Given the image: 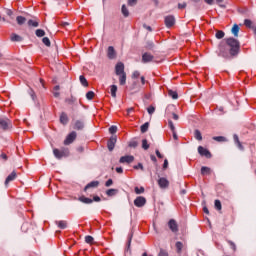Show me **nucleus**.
<instances>
[{"label":"nucleus","instance_id":"obj_27","mask_svg":"<svg viewBox=\"0 0 256 256\" xmlns=\"http://www.w3.org/2000/svg\"><path fill=\"white\" fill-rule=\"evenodd\" d=\"M201 175H211V168L203 166L201 168Z\"/></svg>","mask_w":256,"mask_h":256},{"label":"nucleus","instance_id":"obj_21","mask_svg":"<svg viewBox=\"0 0 256 256\" xmlns=\"http://www.w3.org/2000/svg\"><path fill=\"white\" fill-rule=\"evenodd\" d=\"M142 61L143 63H149L150 61H153V55H151L150 53H144L142 56Z\"/></svg>","mask_w":256,"mask_h":256},{"label":"nucleus","instance_id":"obj_45","mask_svg":"<svg viewBox=\"0 0 256 256\" xmlns=\"http://www.w3.org/2000/svg\"><path fill=\"white\" fill-rule=\"evenodd\" d=\"M122 14L124 17H127L129 15V10L127 9V6L122 5Z\"/></svg>","mask_w":256,"mask_h":256},{"label":"nucleus","instance_id":"obj_47","mask_svg":"<svg viewBox=\"0 0 256 256\" xmlns=\"http://www.w3.org/2000/svg\"><path fill=\"white\" fill-rule=\"evenodd\" d=\"M109 133H111V135H115V133H117V126L112 125V126L109 128Z\"/></svg>","mask_w":256,"mask_h":256},{"label":"nucleus","instance_id":"obj_9","mask_svg":"<svg viewBox=\"0 0 256 256\" xmlns=\"http://www.w3.org/2000/svg\"><path fill=\"white\" fill-rule=\"evenodd\" d=\"M15 179H17V172L12 171L11 174L7 176L4 182L5 187H8L9 183H11V181H15Z\"/></svg>","mask_w":256,"mask_h":256},{"label":"nucleus","instance_id":"obj_42","mask_svg":"<svg viewBox=\"0 0 256 256\" xmlns=\"http://www.w3.org/2000/svg\"><path fill=\"white\" fill-rule=\"evenodd\" d=\"M216 39H223V37H225V32L219 30L216 32Z\"/></svg>","mask_w":256,"mask_h":256},{"label":"nucleus","instance_id":"obj_35","mask_svg":"<svg viewBox=\"0 0 256 256\" xmlns=\"http://www.w3.org/2000/svg\"><path fill=\"white\" fill-rule=\"evenodd\" d=\"M141 133H147L149 131V122L144 123L140 128Z\"/></svg>","mask_w":256,"mask_h":256},{"label":"nucleus","instance_id":"obj_12","mask_svg":"<svg viewBox=\"0 0 256 256\" xmlns=\"http://www.w3.org/2000/svg\"><path fill=\"white\" fill-rule=\"evenodd\" d=\"M168 226H169L170 231H172V233H177L179 231V227L177 226V222L173 219L169 220Z\"/></svg>","mask_w":256,"mask_h":256},{"label":"nucleus","instance_id":"obj_41","mask_svg":"<svg viewBox=\"0 0 256 256\" xmlns=\"http://www.w3.org/2000/svg\"><path fill=\"white\" fill-rule=\"evenodd\" d=\"M142 149H144V151H147V149H149V143L147 142V139L142 140Z\"/></svg>","mask_w":256,"mask_h":256},{"label":"nucleus","instance_id":"obj_2","mask_svg":"<svg viewBox=\"0 0 256 256\" xmlns=\"http://www.w3.org/2000/svg\"><path fill=\"white\" fill-rule=\"evenodd\" d=\"M226 43L230 47V55H237L239 53V40L235 38H228Z\"/></svg>","mask_w":256,"mask_h":256},{"label":"nucleus","instance_id":"obj_51","mask_svg":"<svg viewBox=\"0 0 256 256\" xmlns=\"http://www.w3.org/2000/svg\"><path fill=\"white\" fill-rule=\"evenodd\" d=\"M168 125H169L172 133H175V124H173V121L169 120Z\"/></svg>","mask_w":256,"mask_h":256},{"label":"nucleus","instance_id":"obj_17","mask_svg":"<svg viewBox=\"0 0 256 256\" xmlns=\"http://www.w3.org/2000/svg\"><path fill=\"white\" fill-rule=\"evenodd\" d=\"M97 187H99V181H92L85 186L84 191H87L88 189H95Z\"/></svg>","mask_w":256,"mask_h":256},{"label":"nucleus","instance_id":"obj_52","mask_svg":"<svg viewBox=\"0 0 256 256\" xmlns=\"http://www.w3.org/2000/svg\"><path fill=\"white\" fill-rule=\"evenodd\" d=\"M141 73L139 71H134L132 73V79H138L140 77Z\"/></svg>","mask_w":256,"mask_h":256},{"label":"nucleus","instance_id":"obj_43","mask_svg":"<svg viewBox=\"0 0 256 256\" xmlns=\"http://www.w3.org/2000/svg\"><path fill=\"white\" fill-rule=\"evenodd\" d=\"M42 42H43L44 45H46V47H51V40H49L48 37H44L42 39Z\"/></svg>","mask_w":256,"mask_h":256},{"label":"nucleus","instance_id":"obj_3","mask_svg":"<svg viewBox=\"0 0 256 256\" xmlns=\"http://www.w3.org/2000/svg\"><path fill=\"white\" fill-rule=\"evenodd\" d=\"M54 156L56 159H63V157H69V149L68 148H61V150L55 148L53 150Z\"/></svg>","mask_w":256,"mask_h":256},{"label":"nucleus","instance_id":"obj_53","mask_svg":"<svg viewBox=\"0 0 256 256\" xmlns=\"http://www.w3.org/2000/svg\"><path fill=\"white\" fill-rule=\"evenodd\" d=\"M158 256H169V253L166 250L160 249Z\"/></svg>","mask_w":256,"mask_h":256},{"label":"nucleus","instance_id":"obj_24","mask_svg":"<svg viewBox=\"0 0 256 256\" xmlns=\"http://www.w3.org/2000/svg\"><path fill=\"white\" fill-rule=\"evenodd\" d=\"M233 138L234 143L237 145L238 149H240V151H243V144H241V141H239V136H237V134H234Z\"/></svg>","mask_w":256,"mask_h":256},{"label":"nucleus","instance_id":"obj_49","mask_svg":"<svg viewBox=\"0 0 256 256\" xmlns=\"http://www.w3.org/2000/svg\"><path fill=\"white\" fill-rule=\"evenodd\" d=\"M93 241H94L93 236L88 235V236L85 237V242L86 243L91 244V243H93Z\"/></svg>","mask_w":256,"mask_h":256},{"label":"nucleus","instance_id":"obj_50","mask_svg":"<svg viewBox=\"0 0 256 256\" xmlns=\"http://www.w3.org/2000/svg\"><path fill=\"white\" fill-rule=\"evenodd\" d=\"M133 169H140L141 171H145V168L143 167L142 163H138L137 165L133 166Z\"/></svg>","mask_w":256,"mask_h":256},{"label":"nucleus","instance_id":"obj_44","mask_svg":"<svg viewBox=\"0 0 256 256\" xmlns=\"http://www.w3.org/2000/svg\"><path fill=\"white\" fill-rule=\"evenodd\" d=\"M214 205H215V209H217V211H221L222 206H221L220 200H215Z\"/></svg>","mask_w":256,"mask_h":256},{"label":"nucleus","instance_id":"obj_4","mask_svg":"<svg viewBox=\"0 0 256 256\" xmlns=\"http://www.w3.org/2000/svg\"><path fill=\"white\" fill-rule=\"evenodd\" d=\"M77 139V132L72 131L64 140V145H71Z\"/></svg>","mask_w":256,"mask_h":256},{"label":"nucleus","instance_id":"obj_22","mask_svg":"<svg viewBox=\"0 0 256 256\" xmlns=\"http://www.w3.org/2000/svg\"><path fill=\"white\" fill-rule=\"evenodd\" d=\"M10 39H11V41L16 42V43H21V41H23V37L19 36L16 33L11 34Z\"/></svg>","mask_w":256,"mask_h":256},{"label":"nucleus","instance_id":"obj_6","mask_svg":"<svg viewBox=\"0 0 256 256\" xmlns=\"http://www.w3.org/2000/svg\"><path fill=\"white\" fill-rule=\"evenodd\" d=\"M145 203H147V199H145V197L143 196H138L134 200L135 207H145Z\"/></svg>","mask_w":256,"mask_h":256},{"label":"nucleus","instance_id":"obj_34","mask_svg":"<svg viewBox=\"0 0 256 256\" xmlns=\"http://www.w3.org/2000/svg\"><path fill=\"white\" fill-rule=\"evenodd\" d=\"M194 137L197 139V141H203V136L201 135V131L195 130L194 131Z\"/></svg>","mask_w":256,"mask_h":256},{"label":"nucleus","instance_id":"obj_62","mask_svg":"<svg viewBox=\"0 0 256 256\" xmlns=\"http://www.w3.org/2000/svg\"><path fill=\"white\" fill-rule=\"evenodd\" d=\"M116 173H123V168L122 167H117L116 168Z\"/></svg>","mask_w":256,"mask_h":256},{"label":"nucleus","instance_id":"obj_61","mask_svg":"<svg viewBox=\"0 0 256 256\" xmlns=\"http://www.w3.org/2000/svg\"><path fill=\"white\" fill-rule=\"evenodd\" d=\"M150 159L153 161V163H157V157H155V155H151Z\"/></svg>","mask_w":256,"mask_h":256},{"label":"nucleus","instance_id":"obj_29","mask_svg":"<svg viewBox=\"0 0 256 256\" xmlns=\"http://www.w3.org/2000/svg\"><path fill=\"white\" fill-rule=\"evenodd\" d=\"M117 193H118V190H117V189H113V188L108 189V190L106 191V195H107L108 197H113V196L117 195Z\"/></svg>","mask_w":256,"mask_h":256},{"label":"nucleus","instance_id":"obj_32","mask_svg":"<svg viewBox=\"0 0 256 256\" xmlns=\"http://www.w3.org/2000/svg\"><path fill=\"white\" fill-rule=\"evenodd\" d=\"M213 141H217L218 143H223L225 141H227V138H225L224 136H214Z\"/></svg>","mask_w":256,"mask_h":256},{"label":"nucleus","instance_id":"obj_28","mask_svg":"<svg viewBox=\"0 0 256 256\" xmlns=\"http://www.w3.org/2000/svg\"><path fill=\"white\" fill-rule=\"evenodd\" d=\"M79 80L83 87H89V82H87V78H85V76L80 75Z\"/></svg>","mask_w":256,"mask_h":256},{"label":"nucleus","instance_id":"obj_40","mask_svg":"<svg viewBox=\"0 0 256 256\" xmlns=\"http://www.w3.org/2000/svg\"><path fill=\"white\" fill-rule=\"evenodd\" d=\"M93 97H95V92L93 91H88L86 93V99H88V101H91L93 99Z\"/></svg>","mask_w":256,"mask_h":256},{"label":"nucleus","instance_id":"obj_31","mask_svg":"<svg viewBox=\"0 0 256 256\" xmlns=\"http://www.w3.org/2000/svg\"><path fill=\"white\" fill-rule=\"evenodd\" d=\"M232 33L234 37H239V25L234 24V26L232 27Z\"/></svg>","mask_w":256,"mask_h":256},{"label":"nucleus","instance_id":"obj_59","mask_svg":"<svg viewBox=\"0 0 256 256\" xmlns=\"http://www.w3.org/2000/svg\"><path fill=\"white\" fill-rule=\"evenodd\" d=\"M93 201H95L96 203H99V201H101V197H99V196H94V197H93Z\"/></svg>","mask_w":256,"mask_h":256},{"label":"nucleus","instance_id":"obj_56","mask_svg":"<svg viewBox=\"0 0 256 256\" xmlns=\"http://www.w3.org/2000/svg\"><path fill=\"white\" fill-rule=\"evenodd\" d=\"M137 3V0H128V5H130V7H133V5H135Z\"/></svg>","mask_w":256,"mask_h":256},{"label":"nucleus","instance_id":"obj_10","mask_svg":"<svg viewBox=\"0 0 256 256\" xmlns=\"http://www.w3.org/2000/svg\"><path fill=\"white\" fill-rule=\"evenodd\" d=\"M158 185L160 189H167V187H169V180H167L165 177H161L158 179Z\"/></svg>","mask_w":256,"mask_h":256},{"label":"nucleus","instance_id":"obj_8","mask_svg":"<svg viewBox=\"0 0 256 256\" xmlns=\"http://www.w3.org/2000/svg\"><path fill=\"white\" fill-rule=\"evenodd\" d=\"M11 127V121L9 119H0V129L7 131Z\"/></svg>","mask_w":256,"mask_h":256},{"label":"nucleus","instance_id":"obj_7","mask_svg":"<svg viewBox=\"0 0 256 256\" xmlns=\"http://www.w3.org/2000/svg\"><path fill=\"white\" fill-rule=\"evenodd\" d=\"M198 153L201 155V157H206V159H211V152L209 150L205 149L203 146L198 147Z\"/></svg>","mask_w":256,"mask_h":256},{"label":"nucleus","instance_id":"obj_38","mask_svg":"<svg viewBox=\"0 0 256 256\" xmlns=\"http://www.w3.org/2000/svg\"><path fill=\"white\" fill-rule=\"evenodd\" d=\"M36 37H45V30L37 29L35 32Z\"/></svg>","mask_w":256,"mask_h":256},{"label":"nucleus","instance_id":"obj_19","mask_svg":"<svg viewBox=\"0 0 256 256\" xmlns=\"http://www.w3.org/2000/svg\"><path fill=\"white\" fill-rule=\"evenodd\" d=\"M78 201H80L81 203H85V205H91V203H93V199L85 197V196H80L78 198Z\"/></svg>","mask_w":256,"mask_h":256},{"label":"nucleus","instance_id":"obj_37","mask_svg":"<svg viewBox=\"0 0 256 256\" xmlns=\"http://www.w3.org/2000/svg\"><path fill=\"white\" fill-rule=\"evenodd\" d=\"M169 97H172L173 99H179V94L173 90H169L168 92Z\"/></svg>","mask_w":256,"mask_h":256},{"label":"nucleus","instance_id":"obj_5","mask_svg":"<svg viewBox=\"0 0 256 256\" xmlns=\"http://www.w3.org/2000/svg\"><path fill=\"white\" fill-rule=\"evenodd\" d=\"M116 144H117V136L110 137L107 142L108 151H113V149H115Z\"/></svg>","mask_w":256,"mask_h":256},{"label":"nucleus","instance_id":"obj_13","mask_svg":"<svg viewBox=\"0 0 256 256\" xmlns=\"http://www.w3.org/2000/svg\"><path fill=\"white\" fill-rule=\"evenodd\" d=\"M74 129H76V131H83V129H85V121L76 120L74 122Z\"/></svg>","mask_w":256,"mask_h":256},{"label":"nucleus","instance_id":"obj_39","mask_svg":"<svg viewBox=\"0 0 256 256\" xmlns=\"http://www.w3.org/2000/svg\"><path fill=\"white\" fill-rule=\"evenodd\" d=\"M134 191L136 193V195H141L142 193H145V188L144 187H135Z\"/></svg>","mask_w":256,"mask_h":256},{"label":"nucleus","instance_id":"obj_64","mask_svg":"<svg viewBox=\"0 0 256 256\" xmlns=\"http://www.w3.org/2000/svg\"><path fill=\"white\" fill-rule=\"evenodd\" d=\"M207 5H213V0H204Z\"/></svg>","mask_w":256,"mask_h":256},{"label":"nucleus","instance_id":"obj_60","mask_svg":"<svg viewBox=\"0 0 256 256\" xmlns=\"http://www.w3.org/2000/svg\"><path fill=\"white\" fill-rule=\"evenodd\" d=\"M155 153H156L158 159H163V156L161 155V152H159V150H156Z\"/></svg>","mask_w":256,"mask_h":256},{"label":"nucleus","instance_id":"obj_26","mask_svg":"<svg viewBox=\"0 0 256 256\" xmlns=\"http://www.w3.org/2000/svg\"><path fill=\"white\" fill-rule=\"evenodd\" d=\"M110 93L114 99L117 97V85L114 84L110 86Z\"/></svg>","mask_w":256,"mask_h":256},{"label":"nucleus","instance_id":"obj_15","mask_svg":"<svg viewBox=\"0 0 256 256\" xmlns=\"http://www.w3.org/2000/svg\"><path fill=\"white\" fill-rule=\"evenodd\" d=\"M165 25L166 27H173V25H175V17L174 16H166L165 17Z\"/></svg>","mask_w":256,"mask_h":256},{"label":"nucleus","instance_id":"obj_18","mask_svg":"<svg viewBox=\"0 0 256 256\" xmlns=\"http://www.w3.org/2000/svg\"><path fill=\"white\" fill-rule=\"evenodd\" d=\"M60 123L62 125H67V123H69V117L67 116V113L62 112L60 115Z\"/></svg>","mask_w":256,"mask_h":256},{"label":"nucleus","instance_id":"obj_46","mask_svg":"<svg viewBox=\"0 0 256 256\" xmlns=\"http://www.w3.org/2000/svg\"><path fill=\"white\" fill-rule=\"evenodd\" d=\"M176 249L178 253H181L182 249H183V243L181 242H176Z\"/></svg>","mask_w":256,"mask_h":256},{"label":"nucleus","instance_id":"obj_14","mask_svg":"<svg viewBox=\"0 0 256 256\" xmlns=\"http://www.w3.org/2000/svg\"><path fill=\"white\" fill-rule=\"evenodd\" d=\"M244 25L248 29H252V31H254V33L256 34V24H255V22L251 21L250 19H245L244 20Z\"/></svg>","mask_w":256,"mask_h":256},{"label":"nucleus","instance_id":"obj_63","mask_svg":"<svg viewBox=\"0 0 256 256\" xmlns=\"http://www.w3.org/2000/svg\"><path fill=\"white\" fill-rule=\"evenodd\" d=\"M0 157H1V159H4V161H7V154L2 153V154L0 155Z\"/></svg>","mask_w":256,"mask_h":256},{"label":"nucleus","instance_id":"obj_11","mask_svg":"<svg viewBox=\"0 0 256 256\" xmlns=\"http://www.w3.org/2000/svg\"><path fill=\"white\" fill-rule=\"evenodd\" d=\"M133 161H135V157L132 156V155H126V156H122L120 159H119V163H133Z\"/></svg>","mask_w":256,"mask_h":256},{"label":"nucleus","instance_id":"obj_55","mask_svg":"<svg viewBox=\"0 0 256 256\" xmlns=\"http://www.w3.org/2000/svg\"><path fill=\"white\" fill-rule=\"evenodd\" d=\"M228 243L231 245L233 251H237V246L233 243V241H229Z\"/></svg>","mask_w":256,"mask_h":256},{"label":"nucleus","instance_id":"obj_54","mask_svg":"<svg viewBox=\"0 0 256 256\" xmlns=\"http://www.w3.org/2000/svg\"><path fill=\"white\" fill-rule=\"evenodd\" d=\"M113 185V179H108L105 183V187H111Z\"/></svg>","mask_w":256,"mask_h":256},{"label":"nucleus","instance_id":"obj_25","mask_svg":"<svg viewBox=\"0 0 256 256\" xmlns=\"http://www.w3.org/2000/svg\"><path fill=\"white\" fill-rule=\"evenodd\" d=\"M133 239V234H131L128 237V242H127V248L125 249V254L127 255V253H131V241Z\"/></svg>","mask_w":256,"mask_h":256},{"label":"nucleus","instance_id":"obj_33","mask_svg":"<svg viewBox=\"0 0 256 256\" xmlns=\"http://www.w3.org/2000/svg\"><path fill=\"white\" fill-rule=\"evenodd\" d=\"M28 26L29 27H39V21L30 19V20H28Z\"/></svg>","mask_w":256,"mask_h":256},{"label":"nucleus","instance_id":"obj_58","mask_svg":"<svg viewBox=\"0 0 256 256\" xmlns=\"http://www.w3.org/2000/svg\"><path fill=\"white\" fill-rule=\"evenodd\" d=\"M187 7V3L178 4L179 9H185Z\"/></svg>","mask_w":256,"mask_h":256},{"label":"nucleus","instance_id":"obj_57","mask_svg":"<svg viewBox=\"0 0 256 256\" xmlns=\"http://www.w3.org/2000/svg\"><path fill=\"white\" fill-rule=\"evenodd\" d=\"M167 167H169V161L165 159L163 163V169H167Z\"/></svg>","mask_w":256,"mask_h":256},{"label":"nucleus","instance_id":"obj_1","mask_svg":"<svg viewBox=\"0 0 256 256\" xmlns=\"http://www.w3.org/2000/svg\"><path fill=\"white\" fill-rule=\"evenodd\" d=\"M115 75L118 77L119 85L122 87L127 85V72H125V65H116Z\"/></svg>","mask_w":256,"mask_h":256},{"label":"nucleus","instance_id":"obj_36","mask_svg":"<svg viewBox=\"0 0 256 256\" xmlns=\"http://www.w3.org/2000/svg\"><path fill=\"white\" fill-rule=\"evenodd\" d=\"M16 21L18 23V25H24L25 21H27V19L23 16H18L16 17Z\"/></svg>","mask_w":256,"mask_h":256},{"label":"nucleus","instance_id":"obj_16","mask_svg":"<svg viewBox=\"0 0 256 256\" xmlns=\"http://www.w3.org/2000/svg\"><path fill=\"white\" fill-rule=\"evenodd\" d=\"M107 57L109 59H115V57H117V52H115V48L113 46L108 47Z\"/></svg>","mask_w":256,"mask_h":256},{"label":"nucleus","instance_id":"obj_30","mask_svg":"<svg viewBox=\"0 0 256 256\" xmlns=\"http://www.w3.org/2000/svg\"><path fill=\"white\" fill-rule=\"evenodd\" d=\"M129 147H131L132 149H137V147H139V142L135 139H132L130 142H129Z\"/></svg>","mask_w":256,"mask_h":256},{"label":"nucleus","instance_id":"obj_23","mask_svg":"<svg viewBox=\"0 0 256 256\" xmlns=\"http://www.w3.org/2000/svg\"><path fill=\"white\" fill-rule=\"evenodd\" d=\"M65 102L68 103V105H74L75 107H77L78 105L77 98H75L74 96H71L70 98H66Z\"/></svg>","mask_w":256,"mask_h":256},{"label":"nucleus","instance_id":"obj_48","mask_svg":"<svg viewBox=\"0 0 256 256\" xmlns=\"http://www.w3.org/2000/svg\"><path fill=\"white\" fill-rule=\"evenodd\" d=\"M148 114L153 115L155 113V106L151 105L147 108Z\"/></svg>","mask_w":256,"mask_h":256},{"label":"nucleus","instance_id":"obj_20","mask_svg":"<svg viewBox=\"0 0 256 256\" xmlns=\"http://www.w3.org/2000/svg\"><path fill=\"white\" fill-rule=\"evenodd\" d=\"M55 225H57L58 229H67V221L65 220L55 221Z\"/></svg>","mask_w":256,"mask_h":256}]
</instances>
